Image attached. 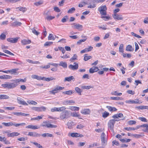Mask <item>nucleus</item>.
<instances>
[{
  "label": "nucleus",
  "instance_id": "39448f33",
  "mask_svg": "<svg viewBox=\"0 0 148 148\" xmlns=\"http://www.w3.org/2000/svg\"><path fill=\"white\" fill-rule=\"evenodd\" d=\"M18 69L17 68L12 69L10 70L5 71L0 70V72H2L7 74L10 73L11 74L16 75L17 74V71H18Z\"/></svg>",
  "mask_w": 148,
  "mask_h": 148
},
{
  "label": "nucleus",
  "instance_id": "338daca9",
  "mask_svg": "<svg viewBox=\"0 0 148 148\" xmlns=\"http://www.w3.org/2000/svg\"><path fill=\"white\" fill-rule=\"evenodd\" d=\"M138 119L142 121L145 122H147V120L145 118L143 117H139L138 118Z\"/></svg>",
  "mask_w": 148,
  "mask_h": 148
},
{
  "label": "nucleus",
  "instance_id": "4468645a",
  "mask_svg": "<svg viewBox=\"0 0 148 148\" xmlns=\"http://www.w3.org/2000/svg\"><path fill=\"white\" fill-rule=\"evenodd\" d=\"M112 16L114 19L116 20H122L123 18L122 16L120 14H113L112 15Z\"/></svg>",
  "mask_w": 148,
  "mask_h": 148
},
{
  "label": "nucleus",
  "instance_id": "6e6552de",
  "mask_svg": "<svg viewBox=\"0 0 148 148\" xmlns=\"http://www.w3.org/2000/svg\"><path fill=\"white\" fill-rule=\"evenodd\" d=\"M102 144L103 145H106L107 141V138L105 134L103 132L101 136Z\"/></svg>",
  "mask_w": 148,
  "mask_h": 148
},
{
  "label": "nucleus",
  "instance_id": "f8f14e48",
  "mask_svg": "<svg viewBox=\"0 0 148 148\" xmlns=\"http://www.w3.org/2000/svg\"><path fill=\"white\" fill-rule=\"evenodd\" d=\"M32 109L38 112H42L45 111L46 110V108L44 106L40 107H33L32 108Z\"/></svg>",
  "mask_w": 148,
  "mask_h": 148
},
{
  "label": "nucleus",
  "instance_id": "09e8293b",
  "mask_svg": "<svg viewBox=\"0 0 148 148\" xmlns=\"http://www.w3.org/2000/svg\"><path fill=\"white\" fill-rule=\"evenodd\" d=\"M66 108L64 106H62L61 107L58 108V112H61L65 110Z\"/></svg>",
  "mask_w": 148,
  "mask_h": 148
},
{
  "label": "nucleus",
  "instance_id": "412c9836",
  "mask_svg": "<svg viewBox=\"0 0 148 148\" xmlns=\"http://www.w3.org/2000/svg\"><path fill=\"white\" fill-rule=\"evenodd\" d=\"M140 127H145V128L143 129L142 130L144 132L148 133V124H144L140 126Z\"/></svg>",
  "mask_w": 148,
  "mask_h": 148
},
{
  "label": "nucleus",
  "instance_id": "6ab92c4d",
  "mask_svg": "<svg viewBox=\"0 0 148 148\" xmlns=\"http://www.w3.org/2000/svg\"><path fill=\"white\" fill-rule=\"evenodd\" d=\"M32 78L36 79L38 80H43L44 77H42L36 75H32Z\"/></svg>",
  "mask_w": 148,
  "mask_h": 148
},
{
  "label": "nucleus",
  "instance_id": "c03bdc74",
  "mask_svg": "<svg viewBox=\"0 0 148 148\" xmlns=\"http://www.w3.org/2000/svg\"><path fill=\"white\" fill-rule=\"evenodd\" d=\"M33 144L36 145V147H38V148H43V147L37 143L36 142H31Z\"/></svg>",
  "mask_w": 148,
  "mask_h": 148
},
{
  "label": "nucleus",
  "instance_id": "3c124183",
  "mask_svg": "<svg viewBox=\"0 0 148 148\" xmlns=\"http://www.w3.org/2000/svg\"><path fill=\"white\" fill-rule=\"evenodd\" d=\"M3 52L9 54L11 56H14V55L13 53H11V52H10V51H9L8 50H3Z\"/></svg>",
  "mask_w": 148,
  "mask_h": 148
},
{
  "label": "nucleus",
  "instance_id": "052dcab7",
  "mask_svg": "<svg viewBox=\"0 0 148 148\" xmlns=\"http://www.w3.org/2000/svg\"><path fill=\"white\" fill-rule=\"evenodd\" d=\"M6 38V35L3 34H1L0 36V38L2 40H3L5 39Z\"/></svg>",
  "mask_w": 148,
  "mask_h": 148
},
{
  "label": "nucleus",
  "instance_id": "f03ea898",
  "mask_svg": "<svg viewBox=\"0 0 148 148\" xmlns=\"http://www.w3.org/2000/svg\"><path fill=\"white\" fill-rule=\"evenodd\" d=\"M98 10L101 16L107 15V8L106 5L101 6L98 8Z\"/></svg>",
  "mask_w": 148,
  "mask_h": 148
},
{
  "label": "nucleus",
  "instance_id": "79ce46f5",
  "mask_svg": "<svg viewBox=\"0 0 148 148\" xmlns=\"http://www.w3.org/2000/svg\"><path fill=\"white\" fill-rule=\"evenodd\" d=\"M73 92L72 91V90H69L64 92H63V93L64 94L70 95H71Z\"/></svg>",
  "mask_w": 148,
  "mask_h": 148
},
{
  "label": "nucleus",
  "instance_id": "4be33fe9",
  "mask_svg": "<svg viewBox=\"0 0 148 148\" xmlns=\"http://www.w3.org/2000/svg\"><path fill=\"white\" fill-rule=\"evenodd\" d=\"M31 42V41L30 40H26L23 39L21 40V43L23 45H26L30 44Z\"/></svg>",
  "mask_w": 148,
  "mask_h": 148
},
{
  "label": "nucleus",
  "instance_id": "f704fd0d",
  "mask_svg": "<svg viewBox=\"0 0 148 148\" xmlns=\"http://www.w3.org/2000/svg\"><path fill=\"white\" fill-rule=\"evenodd\" d=\"M16 9H18L20 11H22L23 12H24L27 10V8H26L22 7L17 8Z\"/></svg>",
  "mask_w": 148,
  "mask_h": 148
},
{
  "label": "nucleus",
  "instance_id": "4d7b16f0",
  "mask_svg": "<svg viewBox=\"0 0 148 148\" xmlns=\"http://www.w3.org/2000/svg\"><path fill=\"white\" fill-rule=\"evenodd\" d=\"M50 10H46L43 13V14L45 15L48 16L50 14Z\"/></svg>",
  "mask_w": 148,
  "mask_h": 148
},
{
  "label": "nucleus",
  "instance_id": "ea45409f",
  "mask_svg": "<svg viewBox=\"0 0 148 148\" xmlns=\"http://www.w3.org/2000/svg\"><path fill=\"white\" fill-rule=\"evenodd\" d=\"M2 124L6 126H12L13 125V123L12 122H9V123H3Z\"/></svg>",
  "mask_w": 148,
  "mask_h": 148
},
{
  "label": "nucleus",
  "instance_id": "7c9ffc66",
  "mask_svg": "<svg viewBox=\"0 0 148 148\" xmlns=\"http://www.w3.org/2000/svg\"><path fill=\"white\" fill-rule=\"evenodd\" d=\"M10 98L9 96L5 95H0V99H8Z\"/></svg>",
  "mask_w": 148,
  "mask_h": 148
},
{
  "label": "nucleus",
  "instance_id": "bb28decb",
  "mask_svg": "<svg viewBox=\"0 0 148 148\" xmlns=\"http://www.w3.org/2000/svg\"><path fill=\"white\" fill-rule=\"evenodd\" d=\"M59 65L64 68H67V64L66 62H60Z\"/></svg>",
  "mask_w": 148,
  "mask_h": 148
},
{
  "label": "nucleus",
  "instance_id": "774afa93",
  "mask_svg": "<svg viewBox=\"0 0 148 148\" xmlns=\"http://www.w3.org/2000/svg\"><path fill=\"white\" fill-rule=\"evenodd\" d=\"M71 114L73 117H79L80 116L78 114L75 112L72 113Z\"/></svg>",
  "mask_w": 148,
  "mask_h": 148
},
{
  "label": "nucleus",
  "instance_id": "ddd939ff",
  "mask_svg": "<svg viewBox=\"0 0 148 148\" xmlns=\"http://www.w3.org/2000/svg\"><path fill=\"white\" fill-rule=\"evenodd\" d=\"M19 38L17 37L15 38H11L7 39V40L11 43H16Z\"/></svg>",
  "mask_w": 148,
  "mask_h": 148
},
{
  "label": "nucleus",
  "instance_id": "69168bd1",
  "mask_svg": "<svg viewBox=\"0 0 148 148\" xmlns=\"http://www.w3.org/2000/svg\"><path fill=\"white\" fill-rule=\"evenodd\" d=\"M54 18H55L54 16H51L48 15V16H47V17L46 19L48 20H51L53 19Z\"/></svg>",
  "mask_w": 148,
  "mask_h": 148
},
{
  "label": "nucleus",
  "instance_id": "dca6fc26",
  "mask_svg": "<svg viewBox=\"0 0 148 148\" xmlns=\"http://www.w3.org/2000/svg\"><path fill=\"white\" fill-rule=\"evenodd\" d=\"M81 112L84 115L89 114L91 112V110L89 109L84 108L82 110Z\"/></svg>",
  "mask_w": 148,
  "mask_h": 148
},
{
  "label": "nucleus",
  "instance_id": "0e129e2a",
  "mask_svg": "<svg viewBox=\"0 0 148 148\" xmlns=\"http://www.w3.org/2000/svg\"><path fill=\"white\" fill-rule=\"evenodd\" d=\"M5 109H7L8 110H14L15 108V107L13 106L9 107H5L4 108Z\"/></svg>",
  "mask_w": 148,
  "mask_h": 148
},
{
  "label": "nucleus",
  "instance_id": "8fccbe9b",
  "mask_svg": "<svg viewBox=\"0 0 148 148\" xmlns=\"http://www.w3.org/2000/svg\"><path fill=\"white\" fill-rule=\"evenodd\" d=\"M138 108L141 110L147 109L148 110V106H141L138 107Z\"/></svg>",
  "mask_w": 148,
  "mask_h": 148
},
{
  "label": "nucleus",
  "instance_id": "72a5a7b5",
  "mask_svg": "<svg viewBox=\"0 0 148 148\" xmlns=\"http://www.w3.org/2000/svg\"><path fill=\"white\" fill-rule=\"evenodd\" d=\"M75 89L76 92L79 95H81V92H82V90L80 88L78 87H76Z\"/></svg>",
  "mask_w": 148,
  "mask_h": 148
},
{
  "label": "nucleus",
  "instance_id": "4c0bfd02",
  "mask_svg": "<svg viewBox=\"0 0 148 148\" xmlns=\"http://www.w3.org/2000/svg\"><path fill=\"white\" fill-rule=\"evenodd\" d=\"M111 94L112 95H114L116 96H120L122 95V93H118L117 91H116L113 92H112L111 93Z\"/></svg>",
  "mask_w": 148,
  "mask_h": 148
},
{
  "label": "nucleus",
  "instance_id": "a878e982",
  "mask_svg": "<svg viewBox=\"0 0 148 148\" xmlns=\"http://www.w3.org/2000/svg\"><path fill=\"white\" fill-rule=\"evenodd\" d=\"M75 80V78L73 76H71L69 77H66L64 79V82L67 81V82H70L71 80L74 81Z\"/></svg>",
  "mask_w": 148,
  "mask_h": 148
},
{
  "label": "nucleus",
  "instance_id": "9d476101",
  "mask_svg": "<svg viewBox=\"0 0 148 148\" xmlns=\"http://www.w3.org/2000/svg\"><path fill=\"white\" fill-rule=\"evenodd\" d=\"M72 27L74 29H77L78 30H81L83 28V26L79 23H75L71 24Z\"/></svg>",
  "mask_w": 148,
  "mask_h": 148
},
{
  "label": "nucleus",
  "instance_id": "e2e57ef3",
  "mask_svg": "<svg viewBox=\"0 0 148 148\" xmlns=\"http://www.w3.org/2000/svg\"><path fill=\"white\" fill-rule=\"evenodd\" d=\"M32 33H33L34 34L37 35H38L39 34V32H37L36 30L34 28H33L32 29Z\"/></svg>",
  "mask_w": 148,
  "mask_h": 148
},
{
  "label": "nucleus",
  "instance_id": "9b49d317",
  "mask_svg": "<svg viewBox=\"0 0 148 148\" xmlns=\"http://www.w3.org/2000/svg\"><path fill=\"white\" fill-rule=\"evenodd\" d=\"M74 65L70 64L69 65V68L71 70H76L78 69L79 67L78 64L77 63L74 62L73 63Z\"/></svg>",
  "mask_w": 148,
  "mask_h": 148
},
{
  "label": "nucleus",
  "instance_id": "2eb2a0df",
  "mask_svg": "<svg viewBox=\"0 0 148 148\" xmlns=\"http://www.w3.org/2000/svg\"><path fill=\"white\" fill-rule=\"evenodd\" d=\"M18 103L20 104L23 105L27 106L28 104L24 100L20 97H18L17 99Z\"/></svg>",
  "mask_w": 148,
  "mask_h": 148
},
{
  "label": "nucleus",
  "instance_id": "5fc2aeb1",
  "mask_svg": "<svg viewBox=\"0 0 148 148\" xmlns=\"http://www.w3.org/2000/svg\"><path fill=\"white\" fill-rule=\"evenodd\" d=\"M91 58L92 57L90 56H84V60L85 61H86Z\"/></svg>",
  "mask_w": 148,
  "mask_h": 148
},
{
  "label": "nucleus",
  "instance_id": "2f4dec72",
  "mask_svg": "<svg viewBox=\"0 0 148 148\" xmlns=\"http://www.w3.org/2000/svg\"><path fill=\"white\" fill-rule=\"evenodd\" d=\"M41 136L43 137H53V135L50 134L48 133H44L41 135Z\"/></svg>",
  "mask_w": 148,
  "mask_h": 148
},
{
  "label": "nucleus",
  "instance_id": "bf43d9fd",
  "mask_svg": "<svg viewBox=\"0 0 148 148\" xmlns=\"http://www.w3.org/2000/svg\"><path fill=\"white\" fill-rule=\"evenodd\" d=\"M53 42L47 41L45 42L44 45L45 46H49L53 43Z\"/></svg>",
  "mask_w": 148,
  "mask_h": 148
},
{
  "label": "nucleus",
  "instance_id": "393cba45",
  "mask_svg": "<svg viewBox=\"0 0 148 148\" xmlns=\"http://www.w3.org/2000/svg\"><path fill=\"white\" fill-rule=\"evenodd\" d=\"M73 124L74 122L73 121L70 120L67 123L66 125L67 126L68 128L71 129L73 128Z\"/></svg>",
  "mask_w": 148,
  "mask_h": 148
},
{
  "label": "nucleus",
  "instance_id": "f3484780",
  "mask_svg": "<svg viewBox=\"0 0 148 148\" xmlns=\"http://www.w3.org/2000/svg\"><path fill=\"white\" fill-rule=\"evenodd\" d=\"M99 70L97 67L93 66L90 69L89 71L90 73H93Z\"/></svg>",
  "mask_w": 148,
  "mask_h": 148
},
{
  "label": "nucleus",
  "instance_id": "f257e3e1",
  "mask_svg": "<svg viewBox=\"0 0 148 148\" xmlns=\"http://www.w3.org/2000/svg\"><path fill=\"white\" fill-rule=\"evenodd\" d=\"M18 85L16 82L12 83L5 82L1 85V86L4 88H8V89H12L16 87Z\"/></svg>",
  "mask_w": 148,
  "mask_h": 148
},
{
  "label": "nucleus",
  "instance_id": "b1692460",
  "mask_svg": "<svg viewBox=\"0 0 148 148\" xmlns=\"http://www.w3.org/2000/svg\"><path fill=\"white\" fill-rule=\"evenodd\" d=\"M107 108L108 109V110L111 112H115L117 111V109L113 107H112L110 106H106Z\"/></svg>",
  "mask_w": 148,
  "mask_h": 148
},
{
  "label": "nucleus",
  "instance_id": "5701e85b",
  "mask_svg": "<svg viewBox=\"0 0 148 148\" xmlns=\"http://www.w3.org/2000/svg\"><path fill=\"white\" fill-rule=\"evenodd\" d=\"M40 128V127L39 126L32 125H28L25 127V128L27 129H31L34 130L39 129Z\"/></svg>",
  "mask_w": 148,
  "mask_h": 148
},
{
  "label": "nucleus",
  "instance_id": "a211bd4d",
  "mask_svg": "<svg viewBox=\"0 0 148 148\" xmlns=\"http://www.w3.org/2000/svg\"><path fill=\"white\" fill-rule=\"evenodd\" d=\"M71 136L72 137H82L84 136L83 135L77 133H72L71 134Z\"/></svg>",
  "mask_w": 148,
  "mask_h": 148
},
{
  "label": "nucleus",
  "instance_id": "49530a36",
  "mask_svg": "<svg viewBox=\"0 0 148 148\" xmlns=\"http://www.w3.org/2000/svg\"><path fill=\"white\" fill-rule=\"evenodd\" d=\"M55 38L53 36V35L52 34H50L48 37V39L49 40H55Z\"/></svg>",
  "mask_w": 148,
  "mask_h": 148
},
{
  "label": "nucleus",
  "instance_id": "a18cd8bd",
  "mask_svg": "<svg viewBox=\"0 0 148 148\" xmlns=\"http://www.w3.org/2000/svg\"><path fill=\"white\" fill-rule=\"evenodd\" d=\"M68 16H65L62 18L61 21L62 23H65L66 22V20H68Z\"/></svg>",
  "mask_w": 148,
  "mask_h": 148
},
{
  "label": "nucleus",
  "instance_id": "58836bf2",
  "mask_svg": "<svg viewBox=\"0 0 148 148\" xmlns=\"http://www.w3.org/2000/svg\"><path fill=\"white\" fill-rule=\"evenodd\" d=\"M109 115V113L105 111L102 113V117L103 118H106Z\"/></svg>",
  "mask_w": 148,
  "mask_h": 148
},
{
  "label": "nucleus",
  "instance_id": "c756f323",
  "mask_svg": "<svg viewBox=\"0 0 148 148\" xmlns=\"http://www.w3.org/2000/svg\"><path fill=\"white\" fill-rule=\"evenodd\" d=\"M21 24L22 23L21 22L16 21L12 23H11V26L14 27L18 26H20Z\"/></svg>",
  "mask_w": 148,
  "mask_h": 148
},
{
  "label": "nucleus",
  "instance_id": "e433bc0d",
  "mask_svg": "<svg viewBox=\"0 0 148 148\" xmlns=\"http://www.w3.org/2000/svg\"><path fill=\"white\" fill-rule=\"evenodd\" d=\"M105 15H103L101 16V18L103 19L105 21H108L110 18V17L109 16H105Z\"/></svg>",
  "mask_w": 148,
  "mask_h": 148
},
{
  "label": "nucleus",
  "instance_id": "680f3d73",
  "mask_svg": "<svg viewBox=\"0 0 148 148\" xmlns=\"http://www.w3.org/2000/svg\"><path fill=\"white\" fill-rule=\"evenodd\" d=\"M25 81L24 79H19L16 80L14 82H16L17 83V82H25Z\"/></svg>",
  "mask_w": 148,
  "mask_h": 148
},
{
  "label": "nucleus",
  "instance_id": "7ed1b4c3",
  "mask_svg": "<svg viewBox=\"0 0 148 148\" xmlns=\"http://www.w3.org/2000/svg\"><path fill=\"white\" fill-rule=\"evenodd\" d=\"M106 0H88V1L90 2L89 4L90 5L88 7V8H93L95 7L96 5L94 3H102L104 2Z\"/></svg>",
  "mask_w": 148,
  "mask_h": 148
},
{
  "label": "nucleus",
  "instance_id": "423d86ee",
  "mask_svg": "<svg viewBox=\"0 0 148 148\" xmlns=\"http://www.w3.org/2000/svg\"><path fill=\"white\" fill-rule=\"evenodd\" d=\"M115 121L114 119H111L108 123V127L109 130H110L112 132L114 131V127L115 124Z\"/></svg>",
  "mask_w": 148,
  "mask_h": 148
},
{
  "label": "nucleus",
  "instance_id": "6e6d98bb",
  "mask_svg": "<svg viewBox=\"0 0 148 148\" xmlns=\"http://www.w3.org/2000/svg\"><path fill=\"white\" fill-rule=\"evenodd\" d=\"M87 4V3L85 2H81L79 3V7L82 8L84 6Z\"/></svg>",
  "mask_w": 148,
  "mask_h": 148
},
{
  "label": "nucleus",
  "instance_id": "13d9d810",
  "mask_svg": "<svg viewBox=\"0 0 148 148\" xmlns=\"http://www.w3.org/2000/svg\"><path fill=\"white\" fill-rule=\"evenodd\" d=\"M86 39H87V38H86L85 39H83L77 41V44L80 45L81 44V43L82 42H85L86 40Z\"/></svg>",
  "mask_w": 148,
  "mask_h": 148
},
{
  "label": "nucleus",
  "instance_id": "c85d7f7f",
  "mask_svg": "<svg viewBox=\"0 0 148 148\" xmlns=\"http://www.w3.org/2000/svg\"><path fill=\"white\" fill-rule=\"evenodd\" d=\"M125 103H139V101H134L133 100H127L125 101Z\"/></svg>",
  "mask_w": 148,
  "mask_h": 148
},
{
  "label": "nucleus",
  "instance_id": "473e14b6",
  "mask_svg": "<svg viewBox=\"0 0 148 148\" xmlns=\"http://www.w3.org/2000/svg\"><path fill=\"white\" fill-rule=\"evenodd\" d=\"M69 109L72 111H78L79 108L77 107L71 106L69 107Z\"/></svg>",
  "mask_w": 148,
  "mask_h": 148
},
{
  "label": "nucleus",
  "instance_id": "1a4fd4ad",
  "mask_svg": "<svg viewBox=\"0 0 148 148\" xmlns=\"http://www.w3.org/2000/svg\"><path fill=\"white\" fill-rule=\"evenodd\" d=\"M64 88V87H62L59 86H56L53 90L50 91L49 92L53 95H55L56 93L58 92V90H61Z\"/></svg>",
  "mask_w": 148,
  "mask_h": 148
},
{
  "label": "nucleus",
  "instance_id": "aec40b11",
  "mask_svg": "<svg viewBox=\"0 0 148 148\" xmlns=\"http://www.w3.org/2000/svg\"><path fill=\"white\" fill-rule=\"evenodd\" d=\"M20 135V134L18 132H14L7 134L8 137H13L17 136Z\"/></svg>",
  "mask_w": 148,
  "mask_h": 148
},
{
  "label": "nucleus",
  "instance_id": "cd10ccee",
  "mask_svg": "<svg viewBox=\"0 0 148 148\" xmlns=\"http://www.w3.org/2000/svg\"><path fill=\"white\" fill-rule=\"evenodd\" d=\"M134 50L132 46L130 45H127L126 48V50L128 51H133Z\"/></svg>",
  "mask_w": 148,
  "mask_h": 148
},
{
  "label": "nucleus",
  "instance_id": "a19ab883",
  "mask_svg": "<svg viewBox=\"0 0 148 148\" xmlns=\"http://www.w3.org/2000/svg\"><path fill=\"white\" fill-rule=\"evenodd\" d=\"M119 51L122 53H123V44H121L119 48Z\"/></svg>",
  "mask_w": 148,
  "mask_h": 148
},
{
  "label": "nucleus",
  "instance_id": "c9c22d12",
  "mask_svg": "<svg viewBox=\"0 0 148 148\" xmlns=\"http://www.w3.org/2000/svg\"><path fill=\"white\" fill-rule=\"evenodd\" d=\"M77 56L76 54H74L73 56L70 59V61L72 62H73V61L77 59Z\"/></svg>",
  "mask_w": 148,
  "mask_h": 148
},
{
  "label": "nucleus",
  "instance_id": "20e7f679",
  "mask_svg": "<svg viewBox=\"0 0 148 148\" xmlns=\"http://www.w3.org/2000/svg\"><path fill=\"white\" fill-rule=\"evenodd\" d=\"M70 117L69 112L67 110H65L61 112L60 115V118L61 119L64 120Z\"/></svg>",
  "mask_w": 148,
  "mask_h": 148
},
{
  "label": "nucleus",
  "instance_id": "0eeeda50",
  "mask_svg": "<svg viewBox=\"0 0 148 148\" xmlns=\"http://www.w3.org/2000/svg\"><path fill=\"white\" fill-rule=\"evenodd\" d=\"M49 122L48 121H44L42 125V126L46 127L47 128H56L57 127V125L50 124Z\"/></svg>",
  "mask_w": 148,
  "mask_h": 148
},
{
  "label": "nucleus",
  "instance_id": "37998d69",
  "mask_svg": "<svg viewBox=\"0 0 148 148\" xmlns=\"http://www.w3.org/2000/svg\"><path fill=\"white\" fill-rule=\"evenodd\" d=\"M27 102L29 104L36 105L37 104V103L34 101L28 100L27 101Z\"/></svg>",
  "mask_w": 148,
  "mask_h": 148
},
{
  "label": "nucleus",
  "instance_id": "864d4df0",
  "mask_svg": "<svg viewBox=\"0 0 148 148\" xmlns=\"http://www.w3.org/2000/svg\"><path fill=\"white\" fill-rule=\"evenodd\" d=\"M128 124L130 125H132L136 123V122L135 121L130 120L128 122Z\"/></svg>",
  "mask_w": 148,
  "mask_h": 148
},
{
  "label": "nucleus",
  "instance_id": "603ef678",
  "mask_svg": "<svg viewBox=\"0 0 148 148\" xmlns=\"http://www.w3.org/2000/svg\"><path fill=\"white\" fill-rule=\"evenodd\" d=\"M75 10V8L73 7L69 9L68 11V13H72Z\"/></svg>",
  "mask_w": 148,
  "mask_h": 148
},
{
  "label": "nucleus",
  "instance_id": "de8ad7c7",
  "mask_svg": "<svg viewBox=\"0 0 148 148\" xmlns=\"http://www.w3.org/2000/svg\"><path fill=\"white\" fill-rule=\"evenodd\" d=\"M92 87L91 86H81V88L83 89H86L87 90L89 89Z\"/></svg>",
  "mask_w": 148,
  "mask_h": 148
}]
</instances>
